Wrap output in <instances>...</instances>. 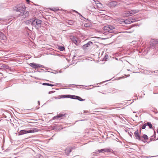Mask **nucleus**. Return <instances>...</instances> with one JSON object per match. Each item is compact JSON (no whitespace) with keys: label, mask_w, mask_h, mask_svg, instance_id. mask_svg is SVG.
Wrapping results in <instances>:
<instances>
[{"label":"nucleus","mask_w":158,"mask_h":158,"mask_svg":"<svg viewBox=\"0 0 158 158\" xmlns=\"http://www.w3.org/2000/svg\"><path fill=\"white\" fill-rule=\"evenodd\" d=\"M26 1L28 3H29L30 2V0H26Z\"/></svg>","instance_id":"37"},{"label":"nucleus","mask_w":158,"mask_h":158,"mask_svg":"<svg viewBox=\"0 0 158 158\" xmlns=\"http://www.w3.org/2000/svg\"><path fill=\"white\" fill-rule=\"evenodd\" d=\"M58 49L61 51H63L65 50V48L64 46H59Z\"/></svg>","instance_id":"21"},{"label":"nucleus","mask_w":158,"mask_h":158,"mask_svg":"<svg viewBox=\"0 0 158 158\" xmlns=\"http://www.w3.org/2000/svg\"><path fill=\"white\" fill-rule=\"evenodd\" d=\"M42 85H48V86H50L51 87L54 86V85H52V84H49V83H43Z\"/></svg>","instance_id":"20"},{"label":"nucleus","mask_w":158,"mask_h":158,"mask_svg":"<svg viewBox=\"0 0 158 158\" xmlns=\"http://www.w3.org/2000/svg\"><path fill=\"white\" fill-rule=\"evenodd\" d=\"M156 132H155V131H154V135H153L151 137V138L150 139V140L151 141H152V140H155V139H154V138H153V137L154 136V138H155V137H156Z\"/></svg>","instance_id":"25"},{"label":"nucleus","mask_w":158,"mask_h":158,"mask_svg":"<svg viewBox=\"0 0 158 158\" xmlns=\"http://www.w3.org/2000/svg\"><path fill=\"white\" fill-rule=\"evenodd\" d=\"M147 126H148L149 127V128L150 129L152 128V124L151 123V122H149L146 123Z\"/></svg>","instance_id":"19"},{"label":"nucleus","mask_w":158,"mask_h":158,"mask_svg":"<svg viewBox=\"0 0 158 158\" xmlns=\"http://www.w3.org/2000/svg\"><path fill=\"white\" fill-rule=\"evenodd\" d=\"M0 67L1 69H9V67L8 65L3 64H0Z\"/></svg>","instance_id":"16"},{"label":"nucleus","mask_w":158,"mask_h":158,"mask_svg":"<svg viewBox=\"0 0 158 158\" xmlns=\"http://www.w3.org/2000/svg\"><path fill=\"white\" fill-rule=\"evenodd\" d=\"M25 6L22 4H19L14 8V10L17 12H21L25 10Z\"/></svg>","instance_id":"5"},{"label":"nucleus","mask_w":158,"mask_h":158,"mask_svg":"<svg viewBox=\"0 0 158 158\" xmlns=\"http://www.w3.org/2000/svg\"><path fill=\"white\" fill-rule=\"evenodd\" d=\"M71 152V149L70 148H68L65 150V153L67 155L69 156L70 153Z\"/></svg>","instance_id":"18"},{"label":"nucleus","mask_w":158,"mask_h":158,"mask_svg":"<svg viewBox=\"0 0 158 158\" xmlns=\"http://www.w3.org/2000/svg\"><path fill=\"white\" fill-rule=\"evenodd\" d=\"M99 152V153L102 152H103L102 149L98 150Z\"/></svg>","instance_id":"28"},{"label":"nucleus","mask_w":158,"mask_h":158,"mask_svg":"<svg viewBox=\"0 0 158 158\" xmlns=\"http://www.w3.org/2000/svg\"><path fill=\"white\" fill-rule=\"evenodd\" d=\"M115 27L114 26L108 25L104 26L103 28L102 33L105 34H107L106 33H113L115 31Z\"/></svg>","instance_id":"2"},{"label":"nucleus","mask_w":158,"mask_h":158,"mask_svg":"<svg viewBox=\"0 0 158 158\" xmlns=\"http://www.w3.org/2000/svg\"><path fill=\"white\" fill-rule=\"evenodd\" d=\"M30 22L31 25L33 27H34L36 29L38 30L41 27L42 21L39 19L35 18L32 19Z\"/></svg>","instance_id":"1"},{"label":"nucleus","mask_w":158,"mask_h":158,"mask_svg":"<svg viewBox=\"0 0 158 158\" xmlns=\"http://www.w3.org/2000/svg\"><path fill=\"white\" fill-rule=\"evenodd\" d=\"M142 137L145 140L148 139V137L145 134H144L143 135Z\"/></svg>","instance_id":"22"},{"label":"nucleus","mask_w":158,"mask_h":158,"mask_svg":"<svg viewBox=\"0 0 158 158\" xmlns=\"http://www.w3.org/2000/svg\"><path fill=\"white\" fill-rule=\"evenodd\" d=\"M1 20V18H0V20Z\"/></svg>","instance_id":"40"},{"label":"nucleus","mask_w":158,"mask_h":158,"mask_svg":"<svg viewBox=\"0 0 158 158\" xmlns=\"http://www.w3.org/2000/svg\"><path fill=\"white\" fill-rule=\"evenodd\" d=\"M131 132H128V134L130 136H131V138L132 137V135L130 133H131Z\"/></svg>","instance_id":"34"},{"label":"nucleus","mask_w":158,"mask_h":158,"mask_svg":"<svg viewBox=\"0 0 158 158\" xmlns=\"http://www.w3.org/2000/svg\"><path fill=\"white\" fill-rule=\"evenodd\" d=\"M117 3V2L114 1L109 2L108 4V5L110 7H113L116 6Z\"/></svg>","instance_id":"13"},{"label":"nucleus","mask_w":158,"mask_h":158,"mask_svg":"<svg viewBox=\"0 0 158 158\" xmlns=\"http://www.w3.org/2000/svg\"><path fill=\"white\" fill-rule=\"evenodd\" d=\"M61 98H69L73 99H75L78 100L82 101H84V99L81 98L80 97L73 95H62L61 96Z\"/></svg>","instance_id":"4"},{"label":"nucleus","mask_w":158,"mask_h":158,"mask_svg":"<svg viewBox=\"0 0 158 158\" xmlns=\"http://www.w3.org/2000/svg\"><path fill=\"white\" fill-rule=\"evenodd\" d=\"M139 11L138 10H133L127 11L125 13V15L127 16H129L133 15L135 14L138 13Z\"/></svg>","instance_id":"8"},{"label":"nucleus","mask_w":158,"mask_h":158,"mask_svg":"<svg viewBox=\"0 0 158 158\" xmlns=\"http://www.w3.org/2000/svg\"><path fill=\"white\" fill-rule=\"evenodd\" d=\"M75 11L77 13H78V14H79L80 16H81L82 18H83L84 19H86V18H85V17H83V16H82L77 11Z\"/></svg>","instance_id":"27"},{"label":"nucleus","mask_w":158,"mask_h":158,"mask_svg":"<svg viewBox=\"0 0 158 158\" xmlns=\"http://www.w3.org/2000/svg\"><path fill=\"white\" fill-rule=\"evenodd\" d=\"M6 39V36L2 32L0 31V39L3 40H5Z\"/></svg>","instance_id":"17"},{"label":"nucleus","mask_w":158,"mask_h":158,"mask_svg":"<svg viewBox=\"0 0 158 158\" xmlns=\"http://www.w3.org/2000/svg\"><path fill=\"white\" fill-rule=\"evenodd\" d=\"M141 132V129H140L139 132L138 130H136L134 132V135L136 139H137L139 140H141L143 141V139L141 138L140 136V134Z\"/></svg>","instance_id":"9"},{"label":"nucleus","mask_w":158,"mask_h":158,"mask_svg":"<svg viewBox=\"0 0 158 158\" xmlns=\"http://www.w3.org/2000/svg\"><path fill=\"white\" fill-rule=\"evenodd\" d=\"M147 126L146 123L144 124L140 128L141 129H145L146 126Z\"/></svg>","instance_id":"26"},{"label":"nucleus","mask_w":158,"mask_h":158,"mask_svg":"<svg viewBox=\"0 0 158 158\" xmlns=\"http://www.w3.org/2000/svg\"><path fill=\"white\" fill-rule=\"evenodd\" d=\"M50 82H52L51 81H50Z\"/></svg>","instance_id":"39"},{"label":"nucleus","mask_w":158,"mask_h":158,"mask_svg":"<svg viewBox=\"0 0 158 158\" xmlns=\"http://www.w3.org/2000/svg\"><path fill=\"white\" fill-rule=\"evenodd\" d=\"M29 65L33 69H37L38 67L44 68V66L42 65H40L39 64H35L34 63H31L29 64Z\"/></svg>","instance_id":"10"},{"label":"nucleus","mask_w":158,"mask_h":158,"mask_svg":"<svg viewBox=\"0 0 158 158\" xmlns=\"http://www.w3.org/2000/svg\"><path fill=\"white\" fill-rule=\"evenodd\" d=\"M38 104L39 105H40V101H38Z\"/></svg>","instance_id":"38"},{"label":"nucleus","mask_w":158,"mask_h":158,"mask_svg":"<svg viewBox=\"0 0 158 158\" xmlns=\"http://www.w3.org/2000/svg\"><path fill=\"white\" fill-rule=\"evenodd\" d=\"M103 151H104L105 152H110V149L105 148V149H102Z\"/></svg>","instance_id":"24"},{"label":"nucleus","mask_w":158,"mask_h":158,"mask_svg":"<svg viewBox=\"0 0 158 158\" xmlns=\"http://www.w3.org/2000/svg\"><path fill=\"white\" fill-rule=\"evenodd\" d=\"M158 44V41L157 40L152 39L150 42V45L151 47H155Z\"/></svg>","instance_id":"11"},{"label":"nucleus","mask_w":158,"mask_h":158,"mask_svg":"<svg viewBox=\"0 0 158 158\" xmlns=\"http://www.w3.org/2000/svg\"><path fill=\"white\" fill-rule=\"evenodd\" d=\"M66 114H58L57 116L53 117L52 119L54 120L56 118H61V119L65 117V115Z\"/></svg>","instance_id":"12"},{"label":"nucleus","mask_w":158,"mask_h":158,"mask_svg":"<svg viewBox=\"0 0 158 158\" xmlns=\"http://www.w3.org/2000/svg\"><path fill=\"white\" fill-rule=\"evenodd\" d=\"M37 71L38 72H42V71H44V70L43 69H41L40 70H37Z\"/></svg>","instance_id":"29"},{"label":"nucleus","mask_w":158,"mask_h":158,"mask_svg":"<svg viewBox=\"0 0 158 158\" xmlns=\"http://www.w3.org/2000/svg\"><path fill=\"white\" fill-rule=\"evenodd\" d=\"M118 21L120 22L121 23H124L125 24H130L131 23H132L135 21V20L134 19L132 18H129L128 19L126 20H124L123 19H119L118 20Z\"/></svg>","instance_id":"6"},{"label":"nucleus","mask_w":158,"mask_h":158,"mask_svg":"<svg viewBox=\"0 0 158 158\" xmlns=\"http://www.w3.org/2000/svg\"><path fill=\"white\" fill-rule=\"evenodd\" d=\"M38 129L35 128H31L27 129L21 130L18 133L19 135H21L27 133H34L38 131Z\"/></svg>","instance_id":"3"},{"label":"nucleus","mask_w":158,"mask_h":158,"mask_svg":"<svg viewBox=\"0 0 158 158\" xmlns=\"http://www.w3.org/2000/svg\"><path fill=\"white\" fill-rule=\"evenodd\" d=\"M84 26H85V27H89V26H88V24L87 23H86V24H85Z\"/></svg>","instance_id":"30"},{"label":"nucleus","mask_w":158,"mask_h":158,"mask_svg":"<svg viewBox=\"0 0 158 158\" xmlns=\"http://www.w3.org/2000/svg\"><path fill=\"white\" fill-rule=\"evenodd\" d=\"M55 92V91H49L48 92V94H50L52 93H53Z\"/></svg>","instance_id":"32"},{"label":"nucleus","mask_w":158,"mask_h":158,"mask_svg":"<svg viewBox=\"0 0 158 158\" xmlns=\"http://www.w3.org/2000/svg\"><path fill=\"white\" fill-rule=\"evenodd\" d=\"M84 113H89V112L88 111L84 110Z\"/></svg>","instance_id":"36"},{"label":"nucleus","mask_w":158,"mask_h":158,"mask_svg":"<svg viewBox=\"0 0 158 158\" xmlns=\"http://www.w3.org/2000/svg\"><path fill=\"white\" fill-rule=\"evenodd\" d=\"M73 23V22L71 21H70L69 22V24L71 25H72V23Z\"/></svg>","instance_id":"33"},{"label":"nucleus","mask_w":158,"mask_h":158,"mask_svg":"<svg viewBox=\"0 0 158 158\" xmlns=\"http://www.w3.org/2000/svg\"><path fill=\"white\" fill-rule=\"evenodd\" d=\"M108 55H106L105 57H104V59H107L108 58Z\"/></svg>","instance_id":"31"},{"label":"nucleus","mask_w":158,"mask_h":158,"mask_svg":"<svg viewBox=\"0 0 158 158\" xmlns=\"http://www.w3.org/2000/svg\"><path fill=\"white\" fill-rule=\"evenodd\" d=\"M92 44L93 43L92 42L89 41L88 42L87 44H85L83 45L82 46V48L84 49H86L87 48L89 47L90 46V44Z\"/></svg>","instance_id":"14"},{"label":"nucleus","mask_w":158,"mask_h":158,"mask_svg":"<svg viewBox=\"0 0 158 158\" xmlns=\"http://www.w3.org/2000/svg\"><path fill=\"white\" fill-rule=\"evenodd\" d=\"M29 15L28 12L27 10H24L20 12V14L18 15V17H22V19H24L28 17Z\"/></svg>","instance_id":"7"},{"label":"nucleus","mask_w":158,"mask_h":158,"mask_svg":"<svg viewBox=\"0 0 158 158\" xmlns=\"http://www.w3.org/2000/svg\"><path fill=\"white\" fill-rule=\"evenodd\" d=\"M154 53H158V48L157 47H154Z\"/></svg>","instance_id":"23"},{"label":"nucleus","mask_w":158,"mask_h":158,"mask_svg":"<svg viewBox=\"0 0 158 158\" xmlns=\"http://www.w3.org/2000/svg\"><path fill=\"white\" fill-rule=\"evenodd\" d=\"M70 39L75 44H77V38L74 36H71L70 37Z\"/></svg>","instance_id":"15"},{"label":"nucleus","mask_w":158,"mask_h":158,"mask_svg":"<svg viewBox=\"0 0 158 158\" xmlns=\"http://www.w3.org/2000/svg\"><path fill=\"white\" fill-rule=\"evenodd\" d=\"M96 154H98L99 153V152L98 150H96V151L95 152Z\"/></svg>","instance_id":"35"}]
</instances>
